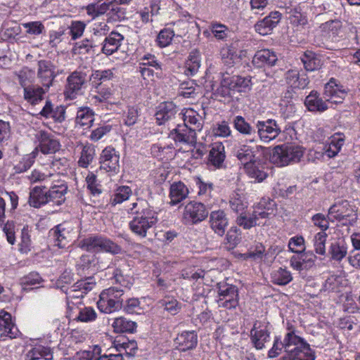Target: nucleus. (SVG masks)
I'll use <instances>...</instances> for the list:
<instances>
[{"mask_svg":"<svg viewBox=\"0 0 360 360\" xmlns=\"http://www.w3.org/2000/svg\"><path fill=\"white\" fill-rule=\"evenodd\" d=\"M326 102V101H323V99L320 98L317 91H312L305 98L304 105L308 110L311 112H322L328 108Z\"/></svg>","mask_w":360,"mask_h":360,"instance_id":"obj_28","label":"nucleus"},{"mask_svg":"<svg viewBox=\"0 0 360 360\" xmlns=\"http://www.w3.org/2000/svg\"><path fill=\"white\" fill-rule=\"evenodd\" d=\"M289 341L294 344H288L286 347V356L283 360H315L314 352L304 339H297L295 337L290 338Z\"/></svg>","mask_w":360,"mask_h":360,"instance_id":"obj_6","label":"nucleus"},{"mask_svg":"<svg viewBox=\"0 0 360 360\" xmlns=\"http://www.w3.org/2000/svg\"><path fill=\"white\" fill-rule=\"evenodd\" d=\"M127 211L131 215V219L129 223V229L141 238L146 237L148 231L158 221L157 213L144 200H137L136 202L131 203Z\"/></svg>","mask_w":360,"mask_h":360,"instance_id":"obj_1","label":"nucleus"},{"mask_svg":"<svg viewBox=\"0 0 360 360\" xmlns=\"http://www.w3.org/2000/svg\"><path fill=\"white\" fill-rule=\"evenodd\" d=\"M210 227L213 231L219 236H222L226 231L229 221L223 210L213 211L210 215Z\"/></svg>","mask_w":360,"mask_h":360,"instance_id":"obj_21","label":"nucleus"},{"mask_svg":"<svg viewBox=\"0 0 360 360\" xmlns=\"http://www.w3.org/2000/svg\"><path fill=\"white\" fill-rule=\"evenodd\" d=\"M344 143L345 136L343 134H334L331 136L328 144L325 146L323 154L329 158L336 156L340 151Z\"/></svg>","mask_w":360,"mask_h":360,"instance_id":"obj_34","label":"nucleus"},{"mask_svg":"<svg viewBox=\"0 0 360 360\" xmlns=\"http://www.w3.org/2000/svg\"><path fill=\"white\" fill-rule=\"evenodd\" d=\"M86 182L88 189L91 191L93 195H99L101 193V185L97 184L96 176L89 172L86 177Z\"/></svg>","mask_w":360,"mask_h":360,"instance_id":"obj_61","label":"nucleus"},{"mask_svg":"<svg viewBox=\"0 0 360 360\" xmlns=\"http://www.w3.org/2000/svg\"><path fill=\"white\" fill-rule=\"evenodd\" d=\"M96 88L98 89V94L94 96V98L100 102L109 99L113 94V90L110 87H104L102 82L98 84Z\"/></svg>","mask_w":360,"mask_h":360,"instance_id":"obj_64","label":"nucleus"},{"mask_svg":"<svg viewBox=\"0 0 360 360\" xmlns=\"http://www.w3.org/2000/svg\"><path fill=\"white\" fill-rule=\"evenodd\" d=\"M196 85L193 81L182 82L179 89V94L184 98H194L197 94Z\"/></svg>","mask_w":360,"mask_h":360,"instance_id":"obj_51","label":"nucleus"},{"mask_svg":"<svg viewBox=\"0 0 360 360\" xmlns=\"http://www.w3.org/2000/svg\"><path fill=\"white\" fill-rule=\"evenodd\" d=\"M301 60L307 71H314L321 67V59L312 51H306L301 57Z\"/></svg>","mask_w":360,"mask_h":360,"instance_id":"obj_44","label":"nucleus"},{"mask_svg":"<svg viewBox=\"0 0 360 360\" xmlns=\"http://www.w3.org/2000/svg\"><path fill=\"white\" fill-rule=\"evenodd\" d=\"M349 91L347 88L338 82L335 79L330 78L324 86L323 96L327 102L340 104L343 103Z\"/></svg>","mask_w":360,"mask_h":360,"instance_id":"obj_9","label":"nucleus"},{"mask_svg":"<svg viewBox=\"0 0 360 360\" xmlns=\"http://www.w3.org/2000/svg\"><path fill=\"white\" fill-rule=\"evenodd\" d=\"M160 307L163 308L172 315L178 313L180 305L176 300L173 297H166L158 302Z\"/></svg>","mask_w":360,"mask_h":360,"instance_id":"obj_48","label":"nucleus"},{"mask_svg":"<svg viewBox=\"0 0 360 360\" xmlns=\"http://www.w3.org/2000/svg\"><path fill=\"white\" fill-rule=\"evenodd\" d=\"M75 309H71L68 313V316L72 320L83 323H89L94 321L97 318L96 311L91 307H77Z\"/></svg>","mask_w":360,"mask_h":360,"instance_id":"obj_24","label":"nucleus"},{"mask_svg":"<svg viewBox=\"0 0 360 360\" xmlns=\"http://www.w3.org/2000/svg\"><path fill=\"white\" fill-rule=\"evenodd\" d=\"M278 58L274 51L270 49H262L257 51L252 58V63L257 68H262L265 65L273 66L277 61Z\"/></svg>","mask_w":360,"mask_h":360,"instance_id":"obj_25","label":"nucleus"},{"mask_svg":"<svg viewBox=\"0 0 360 360\" xmlns=\"http://www.w3.org/2000/svg\"><path fill=\"white\" fill-rule=\"evenodd\" d=\"M292 337H295L297 339H302L300 336L297 335L295 331L288 332L285 335L283 341H281L279 338H276L273 344V347L268 352V356L269 358H275L281 354L283 349H284L285 352H286L287 343L292 344L289 340Z\"/></svg>","mask_w":360,"mask_h":360,"instance_id":"obj_33","label":"nucleus"},{"mask_svg":"<svg viewBox=\"0 0 360 360\" xmlns=\"http://www.w3.org/2000/svg\"><path fill=\"white\" fill-rule=\"evenodd\" d=\"M68 186L63 183L51 186L47 192L49 203L52 202L54 205H60L65 200V194L67 193Z\"/></svg>","mask_w":360,"mask_h":360,"instance_id":"obj_30","label":"nucleus"},{"mask_svg":"<svg viewBox=\"0 0 360 360\" xmlns=\"http://www.w3.org/2000/svg\"><path fill=\"white\" fill-rule=\"evenodd\" d=\"M328 235L326 232L320 231L315 234L313 242L316 254L324 255L326 253V242Z\"/></svg>","mask_w":360,"mask_h":360,"instance_id":"obj_49","label":"nucleus"},{"mask_svg":"<svg viewBox=\"0 0 360 360\" xmlns=\"http://www.w3.org/2000/svg\"><path fill=\"white\" fill-rule=\"evenodd\" d=\"M219 307L226 308L229 309L236 308L238 304V293L236 292L235 295H228L219 297L217 300Z\"/></svg>","mask_w":360,"mask_h":360,"instance_id":"obj_54","label":"nucleus"},{"mask_svg":"<svg viewBox=\"0 0 360 360\" xmlns=\"http://www.w3.org/2000/svg\"><path fill=\"white\" fill-rule=\"evenodd\" d=\"M353 209L347 200L341 201L332 205L328 210V215L333 220L338 221L347 220L353 214Z\"/></svg>","mask_w":360,"mask_h":360,"instance_id":"obj_22","label":"nucleus"},{"mask_svg":"<svg viewBox=\"0 0 360 360\" xmlns=\"http://www.w3.org/2000/svg\"><path fill=\"white\" fill-rule=\"evenodd\" d=\"M250 338L257 349H263L265 343L270 340L269 332L266 326L259 321H256L250 331Z\"/></svg>","mask_w":360,"mask_h":360,"instance_id":"obj_16","label":"nucleus"},{"mask_svg":"<svg viewBox=\"0 0 360 360\" xmlns=\"http://www.w3.org/2000/svg\"><path fill=\"white\" fill-rule=\"evenodd\" d=\"M213 135L216 137L226 138L231 134V129L226 121L217 123L212 129Z\"/></svg>","mask_w":360,"mask_h":360,"instance_id":"obj_58","label":"nucleus"},{"mask_svg":"<svg viewBox=\"0 0 360 360\" xmlns=\"http://www.w3.org/2000/svg\"><path fill=\"white\" fill-rule=\"evenodd\" d=\"M22 26L26 29V32L29 34L39 35L44 30V25L39 21H34L22 23Z\"/></svg>","mask_w":360,"mask_h":360,"instance_id":"obj_62","label":"nucleus"},{"mask_svg":"<svg viewBox=\"0 0 360 360\" xmlns=\"http://www.w3.org/2000/svg\"><path fill=\"white\" fill-rule=\"evenodd\" d=\"M52 231L55 238V245L60 248H65L74 238V229L69 223L60 224Z\"/></svg>","mask_w":360,"mask_h":360,"instance_id":"obj_15","label":"nucleus"},{"mask_svg":"<svg viewBox=\"0 0 360 360\" xmlns=\"http://www.w3.org/2000/svg\"><path fill=\"white\" fill-rule=\"evenodd\" d=\"M176 107L172 103H165L160 105L158 110L155 113L156 122L159 125L163 124L167 121L175 117L176 114Z\"/></svg>","mask_w":360,"mask_h":360,"instance_id":"obj_26","label":"nucleus"},{"mask_svg":"<svg viewBox=\"0 0 360 360\" xmlns=\"http://www.w3.org/2000/svg\"><path fill=\"white\" fill-rule=\"evenodd\" d=\"M95 285L96 281L93 277H88L85 279H82L75 283V288L81 289L85 295L93 290Z\"/></svg>","mask_w":360,"mask_h":360,"instance_id":"obj_63","label":"nucleus"},{"mask_svg":"<svg viewBox=\"0 0 360 360\" xmlns=\"http://www.w3.org/2000/svg\"><path fill=\"white\" fill-rule=\"evenodd\" d=\"M48 89L38 85H31L25 87L24 99L30 104L34 105L44 99V94Z\"/></svg>","mask_w":360,"mask_h":360,"instance_id":"obj_29","label":"nucleus"},{"mask_svg":"<svg viewBox=\"0 0 360 360\" xmlns=\"http://www.w3.org/2000/svg\"><path fill=\"white\" fill-rule=\"evenodd\" d=\"M250 80L238 75H231L225 72L221 74L219 86L216 94L222 97L231 96L235 91H244L249 86Z\"/></svg>","mask_w":360,"mask_h":360,"instance_id":"obj_5","label":"nucleus"},{"mask_svg":"<svg viewBox=\"0 0 360 360\" xmlns=\"http://www.w3.org/2000/svg\"><path fill=\"white\" fill-rule=\"evenodd\" d=\"M10 201L11 210H14L18 204V197L13 192H6L3 197H0V223L4 222L6 202Z\"/></svg>","mask_w":360,"mask_h":360,"instance_id":"obj_43","label":"nucleus"},{"mask_svg":"<svg viewBox=\"0 0 360 360\" xmlns=\"http://www.w3.org/2000/svg\"><path fill=\"white\" fill-rule=\"evenodd\" d=\"M188 194V189L181 181L174 182L170 186L169 198L171 204L176 205L184 200Z\"/></svg>","mask_w":360,"mask_h":360,"instance_id":"obj_36","label":"nucleus"},{"mask_svg":"<svg viewBox=\"0 0 360 360\" xmlns=\"http://www.w3.org/2000/svg\"><path fill=\"white\" fill-rule=\"evenodd\" d=\"M79 247L86 251H103L117 255L122 248L107 237L101 235L90 236L79 242Z\"/></svg>","mask_w":360,"mask_h":360,"instance_id":"obj_4","label":"nucleus"},{"mask_svg":"<svg viewBox=\"0 0 360 360\" xmlns=\"http://www.w3.org/2000/svg\"><path fill=\"white\" fill-rule=\"evenodd\" d=\"M330 258L335 261H341L347 254L346 243L342 238H338L331 242L328 249Z\"/></svg>","mask_w":360,"mask_h":360,"instance_id":"obj_32","label":"nucleus"},{"mask_svg":"<svg viewBox=\"0 0 360 360\" xmlns=\"http://www.w3.org/2000/svg\"><path fill=\"white\" fill-rule=\"evenodd\" d=\"M254 140H250L248 143H240L234 148V155L243 166L252 161H259L266 153L267 148L260 145H254Z\"/></svg>","mask_w":360,"mask_h":360,"instance_id":"obj_7","label":"nucleus"},{"mask_svg":"<svg viewBox=\"0 0 360 360\" xmlns=\"http://www.w3.org/2000/svg\"><path fill=\"white\" fill-rule=\"evenodd\" d=\"M174 37V32L169 28H165L162 30L156 39L158 45L161 48L168 46Z\"/></svg>","mask_w":360,"mask_h":360,"instance_id":"obj_50","label":"nucleus"},{"mask_svg":"<svg viewBox=\"0 0 360 360\" xmlns=\"http://www.w3.org/2000/svg\"><path fill=\"white\" fill-rule=\"evenodd\" d=\"M231 209L236 213H243L247 207V204L244 202L243 198L238 194L235 193L229 200Z\"/></svg>","mask_w":360,"mask_h":360,"instance_id":"obj_57","label":"nucleus"},{"mask_svg":"<svg viewBox=\"0 0 360 360\" xmlns=\"http://www.w3.org/2000/svg\"><path fill=\"white\" fill-rule=\"evenodd\" d=\"M114 332L117 333H132L137 327L136 323L124 316L115 318L112 323Z\"/></svg>","mask_w":360,"mask_h":360,"instance_id":"obj_37","label":"nucleus"},{"mask_svg":"<svg viewBox=\"0 0 360 360\" xmlns=\"http://www.w3.org/2000/svg\"><path fill=\"white\" fill-rule=\"evenodd\" d=\"M56 76L54 65L51 61L41 60L38 62L37 79L44 88L49 89Z\"/></svg>","mask_w":360,"mask_h":360,"instance_id":"obj_14","label":"nucleus"},{"mask_svg":"<svg viewBox=\"0 0 360 360\" xmlns=\"http://www.w3.org/2000/svg\"><path fill=\"white\" fill-rule=\"evenodd\" d=\"M304 155L302 147L292 144L276 146L270 157L271 162L278 167L300 161Z\"/></svg>","mask_w":360,"mask_h":360,"instance_id":"obj_3","label":"nucleus"},{"mask_svg":"<svg viewBox=\"0 0 360 360\" xmlns=\"http://www.w3.org/2000/svg\"><path fill=\"white\" fill-rule=\"evenodd\" d=\"M184 125H178L170 133V137L176 143L193 144L196 142V131H201L202 122L199 115L192 109H188L182 115Z\"/></svg>","mask_w":360,"mask_h":360,"instance_id":"obj_2","label":"nucleus"},{"mask_svg":"<svg viewBox=\"0 0 360 360\" xmlns=\"http://www.w3.org/2000/svg\"><path fill=\"white\" fill-rule=\"evenodd\" d=\"M113 278L117 283L120 284L124 288H129L132 285L131 277L124 273V270L121 266L114 271Z\"/></svg>","mask_w":360,"mask_h":360,"instance_id":"obj_52","label":"nucleus"},{"mask_svg":"<svg viewBox=\"0 0 360 360\" xmlns=\"http://www.w3.org/2000/svg\"><path fill=\"white\" fill-rule=\"evenodd\" d=\"M235 129L243 135H251L255 133V129L246 122L245 118L240 115L236 116L233 120Z\"/></svg>","mask_w":360,"mask_h":360,"instance_id":"obj_47","label":"nucleus"},{"mask_svg":"<svg viewBox=\"0 0 360 360\" xmlns=\"http://www.w3.org/2000/svg\"><path fill=\"white\" fill-rule=\"evenodd\" d=\"M86 84V74L75 70L72 72L66 79L64 90L65 98L72 100L81 94L82 88Z\"/></svg>","mask_w":360,"mask_h":360,"instance_id":"obj_10","label":"nucleus"},{"mask_svg":"<svg viewBox=\"0 0 360 360\" xmlns=\"http://www.w3.org/2000/svg\"><path fill=\"white\" fill-rule=\"evenodd\" d=\"M53 360V351L50 347L37 346L30 349L25 356V360Z\"/></svg>","mask_w":360,"mask_h":360,"instance_id":"obj_40","label":"nucleus"},{"mask_svg":"<svg viewBox=\"0 0 360 360\" xmlns=\"http://www.w3.org/2000/svg\"><path fill=\"white\" fill-rule=\"evenodd\" d=\"M292 280V276L286 268L279 267L271 273V281L276 285H285Z\"/></svg>","mask_w":360,"mask_h":360,"instance_id":"obj_42","label":"nucleus"},{"mask_svg":"<svg viewBox=\"0 0 360 360\" xmlns=\"http://www.w3.org/2000/svg\"><path fill=\"white\" fill-rule=\"evenodd\" d=\"M269 211V208L263 207V204L259 202L252 214L240 213L237 217L236 223L245 229H249L255 226H264L271 214Z\"/></svg>","mask_w":360,"mask_h":360,"instance_id":"obj_8","label":"nucleus"},{"mask_svg":"<svg viewBox=\"0 0 360 360\" xmlns=\"http://www.w3.org/2000/svg\"><path fill=\"white\" fill-rule=\"evenodd\" d=\"M124 36L117 32H111L103 41L102 53L106 56H110L117 52L120 47Z\"/></svg>","mask_w":360,"mask_h":360,"instance_id":"obj_23","label":"nucleus"},{"mask_svg":"<svg viewBox=\"0 0 360 360\" xmlns=\"http://www.w3.org/2000/svg\"><path fill=\"white\" fill-rule=\"evenodd\" d=\"M36 138L39 143L40 151L44 154L55 153L60 149V144L59 141L45 131L40 130L37 134Z\"/></svg>","mask_w":360,"mask_h":360,"instance_id":"obj_17","label":"nucleus"},{"mask_svg":"<svg viewBox=\"0 0 360 360\" xmlns=\"http://www.w3.org/2000/svg\"><path fill=\"white\" fill-rule=\"evenodd\" d=\"M35 158L34 152L25 155L14 167L16 173H22L27 171L34 163Z\"/></svg>","mask_w":360,"mask_h":360,"instance_id":"obj_56","label":"nucleus"},{"mask_svg":"<svg viewBox=\"0 0 360 360\" xmlns=\"http://www.w3.org/2000/svg\"><path fill=\"white\" fill-rule=\"evenodd\" d=\"M288 248L290 251L300 254L302 253L305 249L304 240L302 236H295L290 239Z\"/></svg>","mask_w":360,"mask_h":360,"instance_id":"obj_60","label":"nucleus"},{"mask_svg":"<svg viewBox=\"0 0 360 360\" xmlns=\"http://www.w3.org/2000/svg\"><path fill=\"white\" fill-rule=\"evenodd\" d=\"M97 305L100 311L105 314H110L122 309V302L120 301H115L104 291L100 294Z\"/></svg>","mask_w":360,"mask_h":360,"instance_id":"obj_27","label":"nucleus"},{"mask_svg":"<svg viewBox=\"0 0 360 360\" xmlns=\"http://www.w3.org/2000/svg\"><path fill=\"white\" fill-rule=\"evenodd\" d=\"M131 194V189L129 186L119 187L112 198V203L114 205L122 203L129 199Z\"/></svg>","mask_w":360,"mask_h":360,"instance_id":"obj_55","label":"nucleus"},{"mask_svg":"<svg viewBox=\"0 0 360 360\" xmlns=\"http://www.w3.org/2000/svg\"><path fill=\"white\" fill-rule=\"evenodd\" d=\"M200 53L199 51L193 50L185 63V74L187 76H194L200 68Z\"/></svg>","mask_w":360,"mask_h":360,"instance_id":"obj_38","label":"nucleus"},{"mask_svg":"<svg viewBox=\"0 0 360 360\" xmlns=\"http://www.w3.org/2000/svg\"><path fill=\"white\" fill-rule=\"evenodd\" d=\"M281 19V13L280 12L272 11L269 15L255 24V30L261 35H266L276 27Z\"/></svg>","mask_w":360,"mask_h":360,"instance_id":"obj_18","label":"nucleus"},{"mask_svg":"<svg viewBox=\"0 0 360 360\" xmlns=\"http://www.w3.org/2000/svg\"><path fill=\"white\" fill-rule=\"evenodd\" d=\"M256 128L259 139L264 143H269L281 133V127L274 119L257 121Z\"/></svg>","mask_w":360,"mask_h":360,"instance_id":"obj_12","label":"nucleus"},{"mask_svg":"<svg viewBox=\"0 0 360 360\" xmlns=\"http://www.w3.org/2000/svg\"><path fill=\"white\" fill-rule=\"evenodd\" d=\"M208 216L205 206L195 201H191L184 207L183 219L186 223L195 224L205 220Z\"/></svg>","mask_w":360,"mask_h":360,"instance_id":"obj_13","label":"nucleus"},{"mask_svg":"<svg viewBox=\"0 0 360 360\" xmlns=\"http://www.w3.org/2000/svg\"><path fill=\"white\" fill-rule=\"evenodd\" d=\"M179 350L186 352L194 349L198 344V335L195 331H183L178 334L174 340Z\"/></svg>","mask_w":360,"mask_h":360,"instance_id":"obj_19","label":"nucleus"},{"mask_svg":"<svg viewBox=\"0 0 360 360\" xmlns=\"http://www.w3.org/2000/svg\"><path fill=\"white\" fill-rule=\"evenodd\" d=\"M225 148L221 142H215L212 145L210 150L208 160L209 162L217 168L222 166L225 160Z\"/></svg>","mask_w":360,"mask_h":360,"instance_id":"obj_31","label":"nucleus"},{"mask_svg":"<svg viewBox=\"0 0 360 360\" xmlns=\"http://www.w3.org/2000/svg\"><path fill=\"white\" fill-rule=\"evenodd\" d=\"M44 188L36 186L30 191L29 203L31 206L38 208L49 203L47 192Z\"/></svg>","mask_w":360,"mask_h":360,"instance_id":"obj_41","label":"nucleus"},{"mask_svg":"<svg viewBox=\"0 0 360 360\" xmlns=\"http://www.w3.org/2000/svg\"><path fill=\"white\" fill-rule=\"evenodd\" d=\"M286 83L293 89H303L307 86L309 80L307 75L297 69L288 70L285 74Z\"/></svg>","mask_w":360,"mask_h":360,"instance_id":"obj_20","label":"nucleus"},{"mask_svg":"<svg viewBox=\"0 0 360 360\" xmlns=\"http://www.w3.org/2000/svg\"><path fill=\"white\" fill-rule=\"evenodd\" d=\"M99 163L101 169L117 174L120 171V153L113 147H105L100 155Z\"/></svg>","mask_w":360,"mask_h":360,"instance_id":"obj_11","label":"nucleus"},{"mask_svg":"<svg viewBox=\"0 0 360 360\" xmlns=\"http://www.w3.org/2000/svg\"><path fill=\"white\" fill-rule=\"evenodd\" d=\"M95 155V149L91 145H86L82 147L80 158L78 160V165L86 168L92 162Z\"/></svg>","mask_w":360,"mask_h":360,"instance_id":"obj_46","label":"nucleus"},{"mask_svg":"<svg viewBox=\"0 0 360 360\" xmlns=\"http://www.w3.org/2000/svg\"><path fill=\"white\" fill-rule=\"evenodd\" d=\"M330 220L333 221L330 215L326 217L322 213H317L311 217L313 224L323 232L329 228Z\"/></svg>","mask_w":360,"mask_h":360,"instance_id":"obj_53","label":"nucleus"},{"mask_svg":"<svg viewBox=\"0 0 360 360\" xmlns=\"http://www.w3.org/2000/svg\"><path fill=\"white\" fill-rule=\"evenodd\" d=\"M0 330H3L4 335L10 338H15L18 333L12 322L11 315L4 311L0 313Z\"/></svg>","mask_w":360,"mask_h":360,"instance_id":"obj_35","label":"nucleus"},{"mask_svg":"<svg viewBox=\"0 0 360 360\" xmlns=\"http://www.w3.org/2000/svg\"><path fill=\"white\" fill-rule=\"evenodd\" d=\"M226 244L229 245V248H234L240 242V233L236 227H231L226 235Z\"/></svg>","mask_w":360,"mask_h":360,"instance_id":"obj_59","label":"nucleus"},{"mask_svg":"<svg viewBox=\"0 0 360 360\" xmlns=\"http://www.w3.org/2000/svg\"><path fill=\"white\" fill-rule=\"evenodd\" d=\"M94 112L89 107H82L78 109L75 122L77 125L90 128L94 121Z\"/></svg>","mask_w":360,"mask_h":360,"instance_id":"obj_39","label":"nucleus"},{"mask_svg":"<svg viewBox=\"0 0 360 360\" xmlns=\"http://www.w3.org/2000/svg\"><path fill=\"white\" fill-rule=\"evenodd\" d=\"M257 162L258 161H252L245 165L243 167L245 172L250 178L254 179L258 182H261L266 179L267 174L264 171L259 169L257 165Z\"/></svg>","mask_w":360,"mask_h":360,"instance_id":"obj_45","label":"nucleus"}]
</instances>
